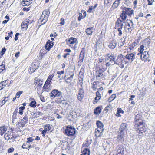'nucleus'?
I'll list each match as a JSON object with an SVG mask.
<instances>
[{"instance_id":"1","label":"nucleus","mask_w":155,"mask_h":155,"mask_svg":"<svg viewBox=\"0 0 155 155\" xmlns=\"http://www.w3.org/2000/svg\"><path fill=\"white\" fill-rule=\"evenodd\" d=\"M125 23V24L124 28L126 31L127 32L131 33L132 30L131 28L133 25L132 21L130 20L127 19Z\"/></svg>"},{"instance_id":"2","label":"nucleus","mask_w":155,"mask_h":155,"mask_svg":"<svg viewBox=\"0 0 155 155\" xmlns=\"http://www.w3.org/2000/svg\"><path fill=\"white\" fill-rule=\"evenodd\" d=\"M65 133L68 136H73L75 134V129L71 126H67L65 130Z\"/></svg>"},{"instance_id":"3","label":"nucleus","mask_w":155,"mask_h":155,"mask_svg":"<svg viewBox=\"0 0 155 155\" xmlns=\"http://www.w3.org/2000/svg\"><path fill=\"white\" fill-rule=\"evenodd\" d=\"M85 50L84 48H83L80 53L79 57V61L78 62V65L81 66L82 65L83 61V59L85 57Z\"/></svg>"},{"instance_id":"4","label":"nucleus","mask_w":155,"mask_h":155,"mask_svg":"<svg viewBox=\"0 0 155 155\" xmlns=\"http://www.w3.org/2000/svg\"><path fill=\"white\" fill-rule=\"evenodd\" d=\"M143 122L141 124H136V125H137V127L136 129L137 132L140 134H142L146 130V128L145 126L143 124Z\"/></svg>"},{"instance_id":"5","label":"nucleus","mask_w":155,"mask_h":155,"mask_svg":"<svg viewBox=\"0 0 155 155\" xmlns=\"http://www.w3.org/2000/svg\"><path fill=\"white\" fill-rule=\"evenodd\" d=\"M50 97L54 98L57 97H59L62 95L61 92L58 91L57 89H54L52 90L51 93L49 94Z\"/></svg>"},{"instance_id":"6","label":"nucleus","mask_w":155,"mask_h":155,"mask_svg":"<svg viewBox=\"0 0 155 155\" xmlns=\"http://www.w3.org/2000/svg\"><path fill=\"white\" fill-rule=\"evenodd\" d=\"M125 23L124 21H123L122 20L118 18L117 19V21L115 23V28L116 29L118 28H123L124 25L122 23Z\"/></svg>"},{"instance_id":"7","label":"nucleus","mask_w":155,"mask_h":155,"mask_svg":"<svg viewBox=\"0 0 155 155\" xmlns=\"http://www.w3.org/2000/svg\"><path fill=\"white\" fill-rule=\"evenodd\" d=\"M127 125L126 123H122L120 127L119 132L124 134L125 131L127 130Z\"/></svg>"},{"instance_id":"8","label":"nucleus","mask_w":155,"mask_h":155,"mask_svg":"<svg viewBox=\"0 0 155 155\" xmlns=\"http://www.w3.org/2000/svg\"><path fill=\"white\" fill-rule=\"evenodd\" d=\"M84 92L83 88H80L78 91V98L79 100L81 101L84 98Z\"/></svg>"},{"instance_id":"9","label":"nucleus","mask_w":155,"mask_h":155,"mask_svg":"<svg viewBox=\"0 0 155 155\" xmlns=\"http://www.w3.org/2000/svg\"><path fill=\"white\" fill-rule=\"evenodd\" d=\"M104 71L101 69H100L96 71L95 75L97 79H99L104 74Z\"/></svg>"},{"instance_id":"10","label":"nucleus","mask_w":155,"mask_h":155,"mask_svg":"<svg viewBox=\"0 0 155 155\" xmlns=\"http://www.w3.org/2000/svg\"><path fill=\"white\" fill-rule=\"evenodd\" d=\"M126 15L129 16H131V15L133 14L134 11L130 8H126L124 7L123 11Z\"/></svg>"},{"instance_id":"11","label":"nucleus","mask_w":155,"mask_h":155,"mask_svg":"<svg viewBox=\"0 0 155 155\" xmlns=\"http://www.w3.org/2000/svg\"><path fill=\"white\" fill-rule=\"evenodd\" d=\"M53 42H52L48 40L45 45V49L48 51H49L50 49L54 45Z\"/></svg>"},{"instance_id":"12","label":"nucleus","mask_w":155,"mask_h":155,"mask_svg":"<svg viewBox=\"0 0 155 155\" xmlns=\"http://www.w3.org/2000/svg\"><path fill=\"white\" fill-rule=\"evenodd\" d=\"M124 133H121L118 132V135L117 136V141L119 143H122L124 140Z\"/></svg>"},{"instance_id":"13","label":"nucleus","mask_w":155,"mask_h":155,"mask_svg":"<svg viewBox=\"0 0 155 155\" xmlns=\"http://www.w3.org/2000/svg\"><path fill=\"white\" fill-rule=\"evenodd\" d=\"M126 59L129 60V61L132 62L134 60L135 58V55L133 53H130L129 54H127L125 57Z\"/></svg>"},{"instance_id":"14","label":"nucleus","mask_w":155,"mask_h":155,"mask_svg":"<svg viewBox=\"0 0 155 155\" xmlns=\"http://www.w3.org/2000/svg\"><path fill=\"white\" fill-rule=\"evenodd\" d=\"M141 117V115L139 114H137L136 115L135 118V124H141L143 122L142 120L140 119Z\"/></svg>"},{"instance_id":"15","label":"nucleus","mask_w":155,"mask_h":155,"mask_svg":"<svg viewBox=\"0 0 155 155\" xmlns=\"http://www.w3.org/2000/svg\"><path fill=\"white\" fill-rule=\"evenodd\" d=\"M29 18H30V17H28L25 21L22 22L21 25L22 28H25L26 30L27 28L29 21Z\"/></svg>"},{"instance_id":"16","label":"nucleus","mask_w":155,"mask_h":155,"mask_svg":"<svg viewBox=\"0 0 155 155\" xmlns=\"http://www.w3.org/2000/svg\"><path fill=\"white\" fill-rule=\"evenodd\" d=\"M68 43L69 44H73L75 43H77L78 41L76 38L71 37L69 38Z\"/></svg>"},{"instance_id":"17","label":"nucleus","mask_w":155,"mask_h":155,"mask_svg":"<svg viewBox=\"0 0 155 155\" xmlns=\"http://www.w3.org/2000/svg\"><path fill=\"white\" fill-rule=\"evenodd\" d=\"M84 70L83 68H81V71L79 74V77L80 78V81H83V79L84 78Z\"/></svg>"},{"instance_id":"18","label":"nucleus","mask_w":155,"mask_h":155,"mask_svg":"<svg viewBox=\"0 0 155 155\" xmlns=\"http://www.w3.org/2000/svg\"><path fill=\"white\" fill-rule=\"evenodd\" d=\"M41 16L43 18L41 21V23H42V24H45L47 21L49 16H47L43 13L41 15Z\"/></svg>"},{"instance_id":"19","label":"nucleus","mask_w":155,"mask_h":155,"mask_svg":"<svg viewBox=\"0 0 155 155\" xmlns=\"http://www.w3.org/2000/svg\"><path fill=\"white\" fill-rule=\"evenodd\" d=\"M102 109V107L101 106H98L94 110V113L95 114H99L101 112Z\"/></svg>"},{"instance_id":"20","label":"nucleus","mask_w":155,"mask_h":155,"mask_svg":"<svg viewBox=\"0 0 155 155\" xmlns=\"http://www.w3.org/2000/svg\"><path fill=\"white\" fill-rule=\"evenodd\" d=\"M124 58L123 57V55L122 54H120L117 56V61H118L120 63H123V61H124Z\"/></svg>"},{"instance_id":"21","label":"nucleus","mask_w":155,"mask_h":155,"mask_svg":"<svg viewBox=\"0 0 155 155\" xmlns=\"http://www.w3.org/2000/svg\"><path fill=\"white\" fill-rule=\"evenodd\" d=\"M31 115L32 116V118H37L40 115H42V113L40 112H38L37 113L32 112L31 113Z\"/></svg>"},{"instance_id":"22","label":"nucleus","mask_w":155,"mask_h":155,"mask_svg":"<svg viewBox=\"0 0 155 155\" xmlns=\"http://www.w3.org/2000/svg\"><path fill=\"white\" fill-rule=\"evenodd\" d=\"M94 31V28L93 27H89L85 30V32L88 35H92Z\"/></svg>"},{"instance_id":"23","label":"nucleus","mask_w":155,"mask_h":155,"mask_svg":"<svg viewBox=\"0 0 155 155\" xmlns=\"http://www.w3.org/2000/svg\"><path fill=\"white\" fill-rule=\"evenodd\" d=\"M124 154V149L121 148L118 149L116 153H114V155H123Z\"/></svg>"},{"instance_id":"24","label":"nucleus","mask_w":155,"mask_h":155,"mask_svg":"<svg viewBox=\"0 0 155 155\" xmlns=\"http://www.w3.org/2000/svg\"><path fill=\"white\" fill-rule=\"evenodd\" d=\"M116 42L114 41H113L110 43L108 45V47L110 49H114L116 47Z\"/></svg>"},{"instance_id":"25","label":"nucleus","mask_w":155,"mask_h":155,"mask_svg":"<svg viewBox=\"0 0 155 155\" xmlns=\"http://www.w3.org/2000/svg\"><path fill=\"white\" fill-rule=\"evenodd\" d=\"M7 128L6 127L3 126L0 127V130L1 131L0 134L1 135H2L7 130Z\"/></svg>"},{"instance_id":"26","label":"nucleus","mask_w":155,"mask_h":155,"mask_svg":"<svg viewBox=\"0 0 155 155\" xmlns=\"http://www.w3.org/2000/svg\"><path fill=\"white\" fill-rule=\"evenodd\" d=\"M30 99H31L33 101H32L30 103L29 105L30 106L32 107H35L36 106V102L34 100V98H30Z\"/></svg>"},{"instance_id":"27","label":"nucleus","mask_w":155,"mask_h":155,"mask_svg":"<svg viewBox=\"0 0 155 155\" xmlns=\"http://www.w3.org/2000/svg\"><path fill=\"white\" fill-rule=\"evenodd\" d=\"M8 100V97L2 98V101H0V106H2Z\"/></svg>"},{"instance_id":"28","label":"nucleus","mask_w":155,"mask_h":155,"mask_svg":"<svg viewBox=\"0 0 155 155\" xmlns=\"http://www.w3.org/2000/svg\"><path fill=\"white\" fill-rule=\"evenodd\" d=\"M116 57L112 54H111L110 56H108V59L110 61H114L115 60Z\"/></svg>"},{"instance_id":"29","label":"nucleus","mask_w":155,"mask_h":155,"mask_svg":"<svg viewBox=\"0 0 155 155\" xmlns=\"http://www.w3.org/2000/svg\"><path fill=\"white\" fill-rule=\"evenodd\" d=\"M83 153L84 154L83 155H90V149L88 148H85L83 151Z\"/></svg>"},{"instance_id":"30","label":"nucleus","mask_w":155,"mask_h":155,"mask_svg":"<svg viewBox=\"0 0 155 155\" xmlns=\"http://www.w3.org/2000/svg\"><path fill=\"white\" fill-rule=\"evenodd\" d=\"M61 97L60 98L57 99L56 100L57 102L59 103H61L62 102H64L65 101L64 100V98L62 96V95L60 96Z\"/></svg>"},{"instance_id":"31","label":"nucleus","mask_w":155,"mask_h":155,"mask_svg":"<svg viewBox=\"0 0 155 155\" xmlns=\"http://www.w3.org/2000/svg\"><path fill=\"white\" fill-rule=\"evenodd\" d=\"M124 13V12H123V11H122V13L120 16V17L121 18V19H122V21H123L125 20L127 18L126 14Z\"/></svg>"},{"instance_id":"32","label":"nucleus","mask_w":155,"mask_h":155,"mask_svg":"<svg viewBox=\"0 0 155 155\" xmlns=\"http://www.w3.org/2000/svg\"><path fill=\"white\" fill-rule=\"evenodd\" d=\"M96 93V97L95 98V100H99L100 99L101 97L100 93L98 91H97Z\"/></svg>"},{"instance_id":"33","label":"nucleus","mask_w":155,"mask_h":155,"mask_svg":"<svg viewBox=\"0 0 155 155\" xmlns=\"http://www.w3.org/2000/svg\"><path fill=\"white\" fill-rule=\"evenodd\" d=\"M96 125L98 127H103L104 126L103 123L99 121H97L96 122Z\"/></svg>"},{"instance_id":"34","label":"nucleus","mask_w":155,"mask_h":155,"mask_svg":"<svg viewBox=\"0 0 155 155\" xmlns=\"http://www.w3.org/2000/svg\"><path fill=\"white\" fill-rule=\"evenodd\" d=\"M42 13L47 16H49L50 13V12L49 10L46 9V10L44 11Z\"/></svg>"},{"instance_id":"35","label":"nucleus","mask_w":155,"mask_h":155,"mask_svg":"<svg viewBox=\"0 0 155 155\" xmlns=\"http://www.w3.org/2000/svg\"><path fill=\"white\" fill-rule=\"evenodd\" d=\"M44 129L46 131H49L51 129V127L49 124H47L44 127Z\"/></svg>"},{"instance_id":"36","label":"nucleus","mask_w":155,"mask_h":155,"mask_svg":"<svg viewBox=\"0 0 155 155\" xmlns=\"http://www.w3.org/2000/svg\"><path fill=\"white\" fill-rule=\"evenodd\" d=\"M95 136L97 137H99L101 135V132L98 129H96L95 131Z\"/></svg>"},{"instance_id":"37","label":"nucleus","mask_w":155,"mask_h":155,"mask_svg":"<svg viewBox=\"0 0 155 155\" xmlns=\"http://www.w3.org/2000/svg\"><path fill=\"white\" fill-rule=\"evenodd\" d=\"M51 82V81H49V80H47L45 82L44 85L43 86V88L44 89L46 88V87H47V85H48L50 84V83Z\"/></svg>"},{"instance_id":"38","label":"nucleus","mask_w":155,"mask_h":155,"mask_svg":"<svg viewBox=\"0 0 155 155\" xmlns=\"http://www.w3.org/2000/svg\"><path fill=\"white\" fill-rule=\"evenodd\" d=\"M118 32V35L119 36H121L123 34V31H122V28H118L117 29Z\"/></svg>"},{"instance_id":"39","label":"nucleus","mask_w":155,"mask_h":155,"mask_svg":"<svg viewBox=\"0 0 155 155\" xmlns=\"http://www.w3.org/2000/svg\"><path fill=\"white\" fill-rule=\"evenodd\" d=\"M97 82L96 81H94L93 83V86H92V88L94 89V90H96V89L97 88Z\"/></svg>"},{"instance_id":"40","label":"nucleus","mask_w":155,"mask_h":155,"mask_svg":"<svg viewBox=\"0 0 155 155\" xmlns=\"http://www.w3.org/2000/svg\"><path fill=\"white\" fill-rule=\"evenodd\" d=\"M28 122L27 121H25L23 120V119H21V122H20L21 124V126L22 127H23L25 124H26Z\"/></svg>"},{"instance_id":"41","label":"nucleus","mask_w":155,"mask_h":155,"mask_svg":"<svg viewBox=\"0 0 155 155\" xmlns=\"http://www.w3.org/2000/svg\"><path fill=\"white\" fill-rule=\"evenodd\" d=\"M144 46L143 45H141L140 46V48H139L138 49V51H139L141 53H142V52H143V51H144Z\"/></svg>"},{"instance_id":"42","label":"nucleus","mask_w":155,"mask_h":155,"mask_svg":"<svg viewBox=\"0 0 155 155\" xmlns=\"http://www.w3.org/2000/svg\"><path fill=\"white\" fill-rule=\"evenodd\" d=\"M147 58L148 57L145 54H141V55H140V58L142 60H143L144 59L147 60Z\"/></svg>"},{"instance_id":"43","label":"nucleus","mask_w":155,"mask_h":155,"mask_svg":"<svg viewBox=\"0 0 155 155\" xmlns=\"http://www.w3.org/2000/svg\"><path fill=\"white\" fill-rule=\"evenodd\" d=\"M5 69V65L2 64L0 65V73H1Z\"/></svg>"},{"instance_id":"44","label":"nucleus","mask_w":155,"mask_h":155,"mask_svg":"<svg viewBox=\"0 0 155 155\" xmlns=\"http://www.w3.org/2000/svg\"><path fill=\"white\" fill-rule=\"evenodd\" d=\"M118 1H115L113 4L112 7L114 8H116L118 6L117 4H116V2H118Z\"/></svg>"},{"instance_id":"45","label":"nucleus","mask_w":155,"mask_h":155,"mask_svg":"<svg viewBox=\"0 0 155 155\" xmlns=\"http://www.w3.org/2000/svg\"><path fill=\"white\" fill-rule=\"evenodd\" d=\"M116 97V96L115 94H113L109 97V99L111 101H112Z\"/></svg>"},{"instance_id":"46","label":"nucleus","mask_w":155,"mask_h":155,"mask_svg":"<svg viewBox=\"0 0 155 155\" xmlns=\"http://www.w3.org/2000/svg\"><path fill=\"white\" fill-rule=\"evenodd\" d=\"M32 0H29L28 2H26V3L24 2V4H25V5H29L32 3Z\"/></svg>"},{"instance_id":"47","label":"nucleus","mask_w":155,"mask_h":155,"mask_svg":"<svg viewBox=\"0 0 155 155\" xmlns=\"http://www.w3.org/2000/svg\"><path fill=\"white\" fill-rule=\"evenodd\" d=\"M23 93L22 91H20L17 92L16 94V96H17V98H19L20 97V95Z\"/></svg>"},{"instance_id":"48","label":"nucleus","mask_w":155,"mask_h":155,"mask_svg":"<svg viewBox=\"0 0 155 155\" xmlns=\"http://www.w3.org/2000/svg\"><path fill=\"white\" fill-rule=\"evenodd\" d=\"M150 37L149 36L148 37H147V38H146L144 39V41H147V44L148 45H149L150 43V39L149 38Z\"/></svg>"},{"instance_id":"49","label":"nucleus","mask_w":155,"mask_h":155,"mask_svg":"<svg viewBox=\"0 0 155 155\" xmlns=\"http://www.w3.org/2000/svg\"><path fill=\"white\" fill-rule=\"evenodd\" d=\"M111 109V106H107L104 109L105 111H106V112H107L108 111L110 110Z\"/></svg>"},{"instance_id":"50","label":"nucleus","mask_w":155,"mask_h":155,"mask_svg":"<svg viewBox=\"0 0 155 155\" xmlns=\"http://www.w3.org/2000/svg\"><path fill=\"white\" fill-rule=\"evenodd\" d=\"M4 138L5 140H8L10 139L8 134L7 133L5 134L4 135Z\"/></svg>"},{"instance_id":"51","label":"nucleus","mask_w":155,"mask_h":155,"mask_svg":"<svg viewBox=\"0 0 155 155\" xmlns=\"http://www.w3.org/2000/svg\"><path fill=\"white\" fill-rule=\"evenodd\" d=\"M6 51V49L5 47H4L2 48L1 51V56H2L5 53Z\"/></svg>"},{"instance_id":"52","label":"nucleus","mask_w":155,"mask_h":155,"mask_svg":"<svg viewBox=\"0 0 155 155\" xmlns=\"http://www.w3.org/2000/svg\"><path fill=\"white\" fill-rule=\"evenodd\" d=\"M1 82L2 83V84H3V87H4L6 86V85L7 84L8 81H7V80H5L3 81H2Z\"/></svg>"},{"instance_id":"53","label":"nucleus","mask_w":155,"mask_h":155,"mask_svg":"<svg viewBox=\"0 0 155 155\" xmlns=\"http://www.w3.org/2000/svg\"><path fill=\"white\" fill-rule=\"evenodd\" d=\"M79 16L78 18V20L79 21H80L83 18V16L82 14L81 13H80L79 14Z\"/></svg>"},{"instance_id":"54","label":"nucleus","mask_w":155,"mask_h":155,"mask_svg":"<svg viewBox=\"0 0 155 155\" xmlns=\"http://www.w3.org/2000/svg\"><path fill=\"white\" fill-rule=\"evenodd\" d=\"M16 117L15 116H12V121L13 124L15 123V120L17 119Z\"/></svg>"},{"instance_id":"55","label":"nucleus","mask_w":155,"mask_h":155,"mask_svg":"<svg viewBox=\"0 0 155 155\" xmlns=\"http://www.w3.org/2000/svg\"><path fill=\"white\" fill-rule=\"evenodd\" d=\"M113 0H104V4H107L111 2Z\"/></svg>"},{"instance_id":"56","label":"nucleus","mask_w":155,"mask_h":155,"mask_svg":"<svg viewBox=\"0 0 155 155\" xmlns=\"http://www.w3.org/2000/svg\"><path fill=\"white\" fill-rule=\"evenodd\" d=\"M117 112L119 113H122L123 114L124 113V111L122 110L120 108H117Z\"/></svg>"},{"instance_id":"57","label":"nucleus","mask_w":155,"mask_h":155,"mask_svg":"<svg viewBox=\"0 0 155 155\" xmlns=\"http://www.w3.org/2000/svg\"><path fill=\"white\" fill-rule=\"evenodd\" d=\"M54 77V75H50L49 76L48 79L47 80H49V81H51L53 77Z\"/></svg>"},{"instance_id":"58","label":"nucleus","mask_w":155,"mask_h":155,"mask_svg":"<svg viewBox=\"0 0 155 155\" xmlns=\"http://www.w3.org/2000/svg\"><path fill=\"white\" fill-rule=\"evenodd\" d=\"M64 73V71L63 70V71H58L57 72V73L59 75H61L62 74H63Z\"/></svg>"},{"instance_id":"59","label":"nucleus","mask_w":155,"mask_h":155,"mask_svg":"<svg viewBox=\"0 0 155 155\" xmlns=\"http://www.w3.org/2000/svg\"><path fill=\"white\" fill-rule=\"evenodd\" d=\"M65 80L66 82L67 83H69L72 81V80L69 77L67 78V79H66Z\"/></svg>"},{"instance_id":"60","label":"nucleus","mask_w":155,"mask_h":155,"mask_svg":"<svg viewBox=\"0 0 155 155\" xmlns=\"http://www.w3.org/2000/svg\"><path fill=\"white\" fill-rule=\"evenodd\" d=\"M61 22L60 23V24H61V25H63L64 24L65 21L64 19L63 18H61Z\"/></svg>"},{"instance_id":"61","label":"nucleus","mask_w":155,"mask_h":155,"mask_svg":"<svg viewBox=\"0 0 155 155\" xmlns=\"http://www.w3.org/2000/svg\"><path fill=\"white\" fill-rule=\"evenodd\" d=\"M19 35V33H17L15 35V37L14 38L15 40V41H17L18 39V36Z\"/></svg>"},{"instance_id":"62","label":"nucleus","mask_w":155,"mask_h":155,"mask_svg":"<svg viewBox=\"0 0 155 155\" xmlns=\"http://www.w3.org/2000/svg\"><path fill=\"white\" fill-rule=\"evenodd\" d=\"M93 6H90L89 7V9L87 11V12L89 13H91V11L93 9Z\"/></svg>"},{"instance_id":"63","label":"nucleus","mask_w":155,"mask_h":155,"mask_svg":"<svg viewBox=\"0 0 155 155\" xmlns=\"http://www.w3.org/2000/svg\"><path fill=\"white\" fill-rule=\"evenodd\" d=\"M25 120L26 121H27L28 122V116H27V115L26 114L23 118V119Z\"/></svg>"},{"instance_id":"64","label":"nucleus","mask_w":155,"mask_h":155,"mask_svg":"<svg viewBox=\"0 0 155 155\" xmlns=\"http://www.w3.org/2000/svg\"><path fill=\"white\" fill-rule=\"evenodd\" d=\"M14 149L12 147L9 148L8 150V151L9 153H11L13 151Z\"/></svg>"}]
</instances>
